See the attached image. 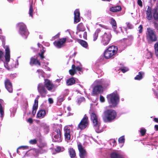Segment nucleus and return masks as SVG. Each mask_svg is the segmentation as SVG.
<instances>
[{"mask_svg":"<svg viewBox=\"0 0 158 158\" xmlns=\"http://www.w3.org/2000/svg\"><path fill=\"white\" fill-rule=\"evenodd\" d=\"M116 115L114 110L112 109L107 110L104 112L102 118L105 122H110L115 118Z\"/></svg>","mask_w":158,"mask_h":158,"instance_id":"nucleus-1","label":"nucleus"},{"mask_svg":"<svg viewBox=\"0 0 158 158\" xmlns=\"http://www.w3.org/2000/svg\"><path fill=\"white\" fill-rule=\"evenodd\" d=\"M118 50L116 46H111L109 47L104 53V56L107 59L112 57L115 55Z\"/></svg>","mask_w":158,"mask_h":158,"instance_id":"nucleus-2","label":"nucleus"},{"mask_svg":"<svg viewBox=\"0 0 158 158\" xmlns=\"http://www.w3.org/2000/svg\"><path fill=\"white\" fill-rule=\"evenodd\" d=\"M91 119L95 127L96 131L97 133H100L102 131L99 129L100 123L97 115L94 113H92L91 115Z\"/></svg>","mask_w":158,"mask_h":158,"instance_id":"nucleus-3","label":"nucleus"},{"mask_svg":"<svg viewBox=\"0 0 158 158\" xmlns=\"http://www.w3.org/2000/svg\"><path fill=\"white\" fill-rule=\"evenodd\" d=\"M108 100L109 103L111 104L113 106H115L118 104L119 99L118 95L114 93L107 96Z\"/></svg>","mask_w":158,"mask_h":158,"instance_id":"nucleus-4","label":"nucleus"},{"mask_svg":"<svg viewBox=\"0 0 158 158\" xmlns=\"http://www.w3.org/2000/svg\"><path fill=\"white\" fill-rule=\"evenodd\" d=\"M146 36L147 39L149 42H155L157 40L155 32L150 28L147 29Z\"/></svg>","mask_w":158,"mask_h":158,"instance_id":"nucleus-5","label":"nucleus"},{"mask_svg":"<svg viewBox=\"0 0 158 158\" xmlns=\"http://www.w3.org/2000/svg\"><path fill=\"white\" fill-rule=\"evenodd\" d=\"M102 80H96L94 82V83L97 85H96L93 88L92 92L93 95H97L103 92V88L101 85L102 84Z\"/></svg>","mask_w":158,"mask_h":158,"instance_id":"nucleus-6","label":"nucleus"},{"mask_svg":"<svg viewBox=\"0 0 158 158\" xmlns=\"http://www.w3.org/2000/svg\"><path fill=\"white\" fill-rule=\"evenodd\" d=\"M37 90L42 97H45L47 93V91L43 84L40 83L38 85Z\"/></svg>","mask_w":158,"mask_h":158,"instance_id":"nucleus-7","label":"nucleus"},{"mask_svg":"<svg viewBox=\"0 0 158 158\" xmlns=\"http://www.w3.org/2000/svg\"><path fill=\"white\" fill-rule=\"evenodd\" d=\"M19 33L23 36H26L25 38H27V36L29 34V32L27 29L26 26L23 23H19Z\"/></svg>","mask_w":158,"mask_h":158,"instance_id":"nucleus-8","label":"nucleus"},{"mask_svg":"<svg viewBox=\"0 0 158 158\" xmlns=\"http://www.w3.org/2000/svg\"><path fill=\"white\" fill-rule=\"evenodd\" d=\"M44 85L46 88L49 91H54L57 87L50 81L48 79L45 80Z\"/></svg>","mask_w":158,"mask_h":158,"instance_id":"nucleus-9","label":"nucleus"},{"mask_svg":"<svg viewBox=\"0 0 158 158\" xmlns=\"http://www.w3.org/2000/svg\"><path fill=\"white\" fill-rule=\"evenodd\" d=\"M88 117L85 116L79 124L77 127L78 129L83 130L88 125Z\"/></svg>","mask_w":158,"mask_h":158,"instance_id":"nucleus-10","label":"nucleus"},{"mask_svg":"<svg viewBox=\"0 0 158 158\" xmlns=\"http://www.w3.org/2000/svg\"><path fill=\"white\" fill-rule=\"evenodd\" d=\"M111 35L105 33L101 36V42L104 45H107L110 40Z\"/></svg>","mask_w":158,"mask_h":158,"instance_id":"nucleus-11","label":"nucleus"},{"mask_svg":"<svg viewBox=\"0 0 158 158\" xmlns=\"http://www.w3.org/2000/svg\"><path fill=\"white\" fill-rule=\"evenodd\" d=\"M78 149L79 152V156L81 158H85L87 156V153L84 148L81 144L78 145Z\"/></svg>","mask_w":158,"mask_h":158,"instance_id":"nucleus-12","label":"nucleus"},{"mask_svg":"<svg viewBox=\"0 0 158 158\" xmlns=\"http://www.w3.org/2000/svg\"><path fill=\"white\" fill-rule=\"evenodd\" d=\"M53 140L56 142H60L62 141L61 137L60 132L59 129H57L53 133Z\"/></svg>","mask_w":158,"mask_h":158,"instance_id":"nucleus-13","label":"nucleus"},{"mask_svg":"<svg viewBox=\"0 0 158 158\" xmlns=\"http://www.w3.org/2000/svg\"><path fill=\"white\" fill-rule=\"evenodd\" d=\"M67 40L66 38H64L60 39L57 41L54 42V45L58 48H60L64 46V44Z\"/></svg>","mask_w":158,"mask_h":158,"instance_id":"nucleus-14","label":"nucleus"},{"mask_svg":"<svg viewBox=\"0 0 158 158\" xmlns=\"http://www.w3.org/2000/svg\"><path fill=\"white\" fill-rule=\"evenodd\" d=\"M5 85L7 90L10 93L13 91L12 85L10 81L8 79H6L5 81Z\"/></svg>","mask_w":158,"mask_h":158,"instance_id":"nucleus-15","label":"nucleus"},{"mask_svg":"<svg viewBox=\"0 0 158 158\" xmlns=\"http://www.w3.org/2000/svg\"><path fill=\"white\" fill-rule=\"evenodd\" d=\"M74 22L77 23L80 21V13L79 10L76 9L74 12Z\"/></svg>","mask_w":158,"mask_h":158,"instance_id":"nucleus-16","label":"nucleus"},{"mask_svg":"<svg viewBox=\"0 0 158 158\" xmlns=\"http://www.w3.org/2000/svg\"><path fill=\"white\" fill-rule=\"evenodd\" d=\"M5 58L6 61L9 62L10 60V50L9 48L7 47L5 49Z\"/></svg>","mask_w":158,"mask_h":158,"instance_id":"nucleus-17","label":"nucleus"},{"mask_svg":"<svg viewBox=\"0 0 158 158\" xmlns=\"http://www.w3.org/2000/svg\"><path fill=\"white\" fill-rule=\"evenodd\" d=\"M64 136L66 140H70V130L67 127L64 128Z\"/></svg>","mask_w":158,"mask_h":158,"instance_id":"nucleus-18","label":"nucleus"},{"mask_svg":"<svg viewBox=\"0 0 158 158\" xmlns=\"http://www.w3.org/2000/svg\"><path fill=\"white\" fill-rule=\"evenodd\" d=\"M46 115V112L44 110H41L38 111L37 114V118H44Z\"/></svg>","mask_w":158,"mask_h":158,"instance_id":"nucleus-19","label":"nucleus"},{"mask_svg":"<svg viewBox=\"0 0 158 158\" xmlns=\"http://www.w3.org/2000/svg\"><path fill=\"white\" fill-rule=\"evenodd\" d=\"M152 9L149 6L146 11L147 18L148 20H151L152 18V14L151 13Z\"/></svg>","mask_w":158,"mask_h":158,"instance_id":"nucleus-20","label":"nucleus"},{"mask_svg":"<svg viewBox=\"0 0 158 158\" xmlns=\"http://www.w3.org/2000/svg\"><path fill=\"white\" fill-rule=\"evenodd\" d=\"M38 101L35 100L34 101V104L33 107V111L32 113L33 115H34L36 113V110L38 108Z\"/></svg>","mask_w":158,"mask_h":158,"instance_id":"nucleus-21","label":"nucleus"},{"mask_svg":"<svg viewBox=\"0 0 158 158\" xmlns=\"http://www.w3.org/2000/svg\"><path fill=\"white\" fill-rule=\"evenodd\" d=\"M30 64L31 65L38 64L39 65H40L39 61L37 59H35L33 57H32L31 59Z\"/></svg>","mask_w":158,"mask_h":158,"instance_id":"nucleus-22","label":"nucleus"},{"mask_svg":"<svg viewBox=\"0 0 158 158\" xmlns=\"http://www.w3.org/2000/svg\"><path fill=\"white\" fill-rule=\"evenodd\" d=\"M153 16L155 20L158 19V8L156 7L153 10Z\"/></svg>","mask_w":158,"mask_h":158,"instance_id":"nucleus-23","label":"nucleus"},{"mask_svg":"<svg viewBox=\"0 0 158 158\" xmlns=\"http://www.w3.org/2000/svg\"><path fill=\"white\" fill-rule=\"evenodd\" d=\"M111 158H124L123 156L114 152L112 153L111 154Z\"/></svg>","mask_w":158,"mask_h":158,"instance_id":"nucleus-24","label":"nucleus"},{"mask_svg":"<svg viewBox=\"0 0 158 158\" xmlns=\"http://www.w3.org/2000/svg\"><path fill=\"white\" fill-rule=\"evenodd\" d=\"M121 9V7L120 6H117L115 7H112L110 8V10L113 12H115L119 11Z\"/></svg>","mask_w":158,"mask_h":158,"instance_id":"nucleus-25","label":"nucleus"},{"mask_svg":"<svg viewBox=\"0 0 158 158\" xmlns=\"http://www.w3.org/2000/svg\"><path fill=\"white\" fill-rule=\"evenodd\" d=\"M69 74L72 76H73L76 73L75 71V66L74 64H73L72 66V69H70L69 71Z\"/></svg>","mask_w":158,"mask_h":158,"instance_id":"nucleus-26","label":"nucleus"},{"mask_svg":"<svg viewBox=\"0 0 158 158\" xmlns=\"http://www.w3.org/2000/svg\"><path fill=\"white\" fill-rule=\"evenodd\" d=\"M75 81L74 78H71L67 81L66 84L68 85H70L74 84Z\"/></svg>","mask_w":158,"mask_h":158,"instance_id":"nucleus-27","label":"nucleus"},{"mask_svg":"<svg viewBox=\"0 0 158 158\" xmlns=\"http://www.w3.org/2000/svg\"><path fill=\"white\" fill-rule=\"evenodd\" d=\"M69 152L71 158H73L76 156V153L74 150L73 148H70L69 149Z\"/></svg>","mask_w":158,"mask_h":158,"instance_id":"nucleus-28","label":"nucleus"},{"mask_svg":"<svg viewBox=\"0 0 158 158\" xmlns=\"http://www.w3.org/2000/svg\"><path fill=\"white\" fill-rule=\"evenodd\" d=\"M77 30L80 31H84L85 30V28L83 24L81 23L77 26Z\"/></svg>","mask_w":158,"mask_h":158,"instance_id":"nucleus-29","label":"nucleus"},{"mask_svg":"<svg viewBox=\"0 0 158 158\" xmlns=\"http://www.w3.org/2000/svg\"><path fill=\"white\" fill-rule=\"evenodd\" d=\"M3 101L1 99H0V114H1V117L2 118L4 114V109L1 103H2Z\"/></svg>","mask_w":158,"mask_h":158,"instance_id":"nucleus-30","label":"nucleus"},{"mask_svg":"<svg viewBox=\"0 0 158 158\" xmlns=\"http://www.w3.org/2000/svg\"><path fill=\"white\" fill-rule=\"evenodd\" d=\"M100 31V29H98L96 30L93 35V40L95 41L97 39L98 33Z\"/></svg>","mask_w":158,"mask_h":158,"instance_id":"nucleus-31","label":"nucleus"},{"mask_svg":"<svg viewBox=\"0 0 158 158\" xmlns=\"http://www.w3.org/2000/svg\"><path fill=\"white\" fill-rule=\"evenodd\" d=\"M79 43L83 47L86 48L88 46L87 43L83 40H80L78 41Z\"/></svg>","mask_w":158,"mask_h":158,"instance_id":"nucleus-32","label":"nucleus"},{"mask_svg":"<svg viewBox=\"0 0 158 158\" xmlns=\"http://www.w3.org/2000/svg\"><path fill=\"white\" fill-rule=\"evenodd\" d=\"M155 52L157 57L158 58V42L156 43L155 44Z\"/></svg>","mask_w":158,"mask_h":158,"instance_id":"nucleus-33","label":"nucleus"},{"mask_svg":"<svg viewBox=\"0 0 158 158\" xmlns=\"http://www.w3.org/2000/svg\"><path fill=\"white\" fill-rule=\"evenodd\" d=\"M111 23L113 26L114 29H116V23L114 19H111Z\"/></svg>","mask_w":158,"mask_h":158,"instance_id":"nucleus-34","label":"nucleus"},{"mask_svg":"<svg viewBox=\"0 0 158 158\" xmlns=\"http://www.w3.org/2000/svg\"><path fill=\"white\" fill-rule=\"evenodd\" d=\"M142 78V74L140 72L139 73L138 75L135 78V80H139Z\"/></svg>","mask_w":158,"mask_h":158,"instance_id":"nucleus-35","label":"nucleus"},{"mask_svg":"<svg viewBox=\"0 0 158 158\" xmlns=\"http://www.w3.org/2000/svg\"><path fill=\"white\" fill-rule=\"evenodd\" d=\"M32 13H33V9H32V4H31L30 5V8H29V15L32 17Z\"/></svg>","mask_w":158,"mask_h":158,"instance_id":"nucleus-36","label":"nucleus"},{"mask_svg":"<svg viewBox=\"0 0 158 158\" xmlns=\"http://www.w3.org/2000/svg\"><path fill=\"white\" fill-rule=\"evenodd\" d=\"M146 130L142 128L140 129V132L142 136H143L146 133Z\"/></svg>","mask_w":158,"mask_h":158,"instance_id":"nucleus-37","label":"nucleus"},{"mask_svg":"<svg viewBox=\"0 0 158 158\" xmlns=\"http://www.w3.org/2000/svg\"><path fill=\"white\" fill-rule=\"evenodd\" d=\"M118 142L119 143H123L124 142V139L123 136L120 137L118 139Z\"/></svg>","mask_w":158,"mask_h":158,"instance_id":"nucleus-38","label":"nucleus"},{"mask_svg":"<svg viewBox=\"0 0 158 158\" xmlns=\"http://www.w3.org/2000/svg\"><path fill=\"white\" fill-rule=\"evenodd\" d=\"M37 141L35 139L31 140L29 141V143L31 144H35L36 143Z\"/></svg>","mask_w":158,"mask_h":158,"instance_id":"nucleus-39","label":"nucleus"},{"mask_svg":"<svg viewBox=\"0 0 158 158\" xmlns=\"http://www.w3.org/2000/svg\"><path fill=\"white\" fill-rule=\"evenodd\" d=\"M85 100V98L84 97H81L79 99L78 102L79 104H80V103L81 102H83V101H84Z\"/></svg>","mask_w":158,"mask_h":158,"instance_id":"nucleus-40","label":"nucleus"},{"mask_svg":"<svg viewBox=\"0 0 158 158\" xmlns=\"http://www.w3.org/2000/svg\"><path fill=\"white\" fill-rule=\"evenodd\" d=\"M138 30L139 33H141L143 31V26L142 25H140L138 27Z\"/></svg>","mask_w":158,"mask_h":158,"instance_id":"nucleus-41","label":"nucleus"},{"mask_svg":"<svg viewBox=\"0 0 158 158\" xmlns=\"http://www.w3.org/2000/svg\"><path fill=\"white\" fill-rule=\"evenodd\" d=\"M127 25L128 28L129 29H131L133 28V26L129 23H126Z\"/></svg>","mask_w":158,"mask_h":158,"instance_id":"nucleus-42","label":"nucleus"},{"mask_svg":"<svg viewBox=\"0 0 158 158\" xmlns=\"http://www.w3.org/2000/svg\"><path fill=\"white\" fill-rule=\"evenodd\" d=\"M137 3L138 5L141 7L143 6L142 2L141 0H138Z\"/></svg>","mask_w":158,"mask_h":158,"instance_id":"nucleus-43","label":"nucleus"},{"mask_svg":"<svg viewBox=\"0 0 158 158\" xmlns=\"http://www.w3.org/2000/svg\"><path fill=\"white\" fill-rule=\"evenodd\" d=\"M100 100L102 102H104L105 101V98L102 96H100Z\"/></svg>","mask_w":158,"mask_h":158,"instance_id":"nucleus-44","label":"nucleus"},{"mask_svg":"<svg viewBox=\"0 0 158 158\" xmlns=\"http://www.w3.org/2000/svg\"><path fill=\"white\" fill-rule=\"evenodd\" d=\"M128 70V68H124L121 69V71H122V72L123 73H124L125 72L127 71Z\"/></svg>","mask_w":158,"mask_h":158,"instance_id":"nucleus-45","label":"nucleus"},{"mask_svg":"<svg viewBox=\"0 0 158 158\" xmlns=\"http://www.w3.org/2000/svg\"><path fill=\"white\" fill-rule=\"evenodd\" d=\"M76 70L77 71H81V68L79 66H77V67H75V71Z\"/></svg>","mask_w":158,"mask_h":158,"instance_id":"nucleus-46","label":"nucleus"},{"mask_svg":"<svg viewBox=\"0 0 158 158\" xmlns=\"http://www.w3.org/2000/svg\"><path fill=\"white\" fill-rule=\"evenodd\" d=\"M27 121L30 123H32L33 122V120L31 118H29L27 119Z\"/></svg>","mask_w":158,"mask_h":158,"instance_id":"nucleus-47","label":"nucleus"},{"mask_svg":"<svg viewBox=\"0 0 158 158\" xmlns=\"http://www.w3.org/2000/svg\"><path fill=\"white\" fill-rule=\"evenodd\" d=\"M49 102L50 104H52L53 103V99L52 98H49L48 99Z\"/></svg>","mask_w":158,"mask_h":158,"instance_id":"nucleus-48","label":"nucleus"},{"mask_svg":"<svg viewBox=\"0 0 158 158\" xmlns=\"http://www.w3.org/2000/svg\"><path fill=\"white\" fill-rule=\"evenodd\" d=\"M43 54H40V53H39V55L40 56V58L42 59H43L44 58V57L43 56Z\"/></svg>","mask_w":158,"mask_h":158,"instance_id":"nucleus-49","label":"nucleus"},{"mask_svg":"<svg viewBox=\"0 0 158 158\" xmlns=\"http://www.w3.org/2000/svg\"><path fill=\"white\" fill-rule=\"evenodd\" d=\"M154 127L156 131H158V125H155Z\"/></svg>","mask_w":158,"mask_h":158,"instance_id":"nucleus-50","label":"nucleus"},{"mask_svg":"<svg viewBox=\"0 0 158 158\" xmlns=\"http://www.w3.org/2000/svg\"><path fill=\"white\" fill-rule=\"evenodd\" d=\"M154 120L156 123H158V118H154Z\"/></svg>","mask_w":158,"mask_h":158,"instance_id":"nucleus-51","label":"nucleus"},{"mask_svg":"<svg viewBox=\"0 0 158 158\" xmlns=\"http://www.w3.org/2000/svg\"><path fill=\"white\" fill-rule=\"evenodd\" d=\"M26 147H24V146H21V147H19L17 150V152L18 153H19V151H18V149L19 148H26Z\"/></svg>","mask_w":158,"mask_h":158,"instance_id":"nucleus-52","label":"nucleus"},{"mask_svg":"<svg viewBox=\"0 0 158 158\" xmlns=\"http://www.w3.org/2000/svg\"><path fill=\"white\" fill-rule=\"evenodd\" d=\"M44 48H43L42 49V50H41V53L42 54H44V52H45V50H44Z\"/></svg>","mask_w":158,"mask_h":158,"instance_id":"nucleus-53","label":"nucleus"},{"mask_svg":"<svg viewBox=\"0 0 158 158\" xmlns=\"http://www.w3.org/2000/svg\"><path fill=\"white\" fill-rule=\"evenodd\" d=\"M4 66H5V67L6 68H7L8 70H9V68H8V66L7 64H4Z\"/></svg>","mask_w":158,"mask_h":158,"instance_id":"nucleus-54","label":"nucleus"},{"mask_svg":"<svg viewBox=\"0 0 158 158\" xmlns=\"http://www.w3.org/2000/svg\"><path fill=\"white\" fill-rule=\"evenodd\" d=\"M57 149H56V151H60V147H57Z\"/></svg>","mask_w":158,"mask_h":158,"instance_id":"nucleus-55","label":"nucleus"},{"mask_svg":"<svg viewBox=\"0 0 158 158\" xmlns=\"http://www.w3.org/2000/svg\"><path fill=\"white\" fill-rule=\"evenodd\" d=\"M56 81L58 82H59L60 81V80L57 79L56 80Z\"/></svg>","mask_w":158,"mask_h":158,"instance_id":"nucleus-56","label":"nucleus"},{"mask_svg":"<svg viewBox=\"0 0 158 158\" xmlns=\"http://www.w3.org/2000/svg\"><path fill=\"white\" fill-rule=\"evenodd\" d=\"M38 47H40V46H42L39 43L38 44Z\"/></svg>","mask_w":158,"mask_h":158,"instance_id":"nucleus-57","label":"nucleus"},{"mask_svg":"<svg viewBox=\"0 0 158 158\" xmlns=\"http://www.w3.org/2000/svg\"><path fill=\"white\" fill-rule=\"evenodd\" d=\"M67 109H68V110H69V111H70L71 110V108L70 107H67Z\"/></svg>","mask_w":158,"mask_h":158,"instance_id":"nucleus-58","label":"nucleus"},{"mask_svg":"<svg viewBox=\"0 0 158 158\" xmlns=\"http://www.w3.org/2000/svg\"><path fill=\"white\" fill-rule=\"evenodd\" d=\"M37 72H40L41 73H42V71L41 70H38Z\"/></svg>","mask_w":158,"mask_h":158,"instance_id":"nucleus-59","label":"nucleus"},{"mask_svg":"<svg viewBox=\"0 0 158 158\" xmlns=\"http://www.w3.org/2000/svg\"><path fill=\"white\" fill-rule=\"evenodd\" d=\"M40 96H37V100L35 99L36 100H37L38 101V99L39 98Z\"/></svg>","mask_w":158,"mask_h":158,"instance_id":"nucleus-60","label":"nucleus"},{"mask_svg":"<svg viewBox=\"0 0 158 158\" xmlns=\"http://www.w3.org/2000/svg\"><path fill=\"white\" fill-rule=\"evenodd\" d=\"M84 33V34H85V35H86V32H85Z\"/></svg>","mask_w":158,"mask_h":158,"instance_id":"nucleus-61","label":"nucleus"},{"mask_svg":"<svg viewBox=\"0 0 158 158\" xmlns=\"http://www.w3.org/2000/svg\"><path fill=\"white\" fill-rule=\"evenodd\" d=\"M115 141H113V142H114V143H115Z\"/></svg>","mask_w":158,"mask_h":158,"instance_id":"nucleus-62","label":"nucleus"},{"mask_svg":"<svg viewBox=\"0 0 158 158\" xmlns=\"http://www.w3.org/2000/svg\"><path fill=\"white\" fill-rule=\"evenodd\" d=\"M72 41L71 40L70 41H71V42Z\"/></svg>","mask_w":158,"mask_h":158,"instance_id":"nucleus-63","label":"nucleus"},{"mask_svg":"<svg viewBox=\"0 0 158 158\" xmlns=\"http://www.w3.org/2000/svg\"><path fill=\"white\" fill-rule=\"evenodd\" d=\"M61 115V114H60V115Z\"/></svg>","mask_w":158,"mask_h":158,"instance_id":"nucleus-64","label":"nucleus"}]
</instances>
